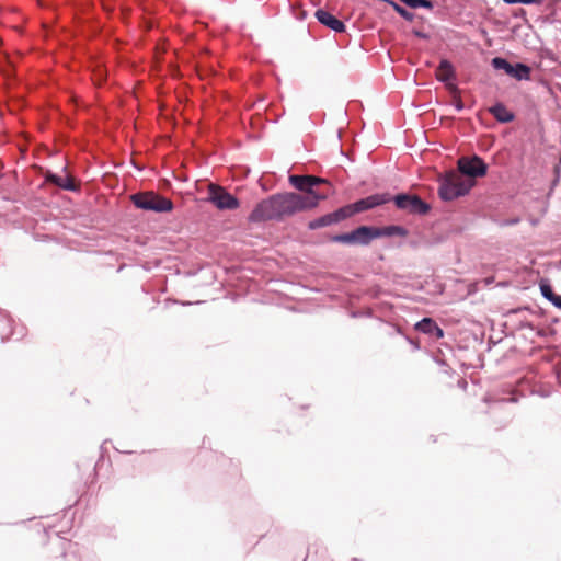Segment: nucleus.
<instances>
[{"instance_id":"nucleus-1","label":"nucleus","mask_w":561,"mask_h":561,"mask_svg":"<svg viewBox=\"0 0 561 561\" xmlns=\"http://www.w3.org/2000/svg\"><path fill=\"white\" fill-rule=\"evenodd\" d=\"M289 183L300 192L283 193L270 196L261 201L249 216L252 222H262L268 220L282 221L298 213L316 208L320 201L325 199L329 191L319 192L314 187L320 184L330 186V183L322 178L314 175H290Z\"/></svg>"},{"instance_id":"nucleus-2","label":"nucleus","mask_w":561,"mask_h":561,"mask_svg":"<svg viewBox=\"0 0 561 561\" xmlns=\"http://www.w3.org/2000/svg\"><path fill=\"white\" fill-rule=\"evenodd\" d=\"M474 185V180L465 179L456 171L446 173L443 179L438 194L444 201H453L459 196L466 195Z\"/></svg>"},{"instance_id":"nucleus-3","label":"nucleus","mask_w":561,"mask_h":561,"mask_svg":"<svg viewBox=\"0 0 561 561\" xmlns=\"http://www.w3.org/2000/svg\"><path fill=\"white\" fill-rule=\"evenodd\" d=\"M131 202L137 208L157 213L170 211L173 208L171 199L154 192H144L131 195Z\"/></svg>"},{"instance_id":"nucleus-4","label":"nucleus","mask_w":561,"mask_h":561,"mask_svg":"<svg viewBox=\"0 0 561 561\" xmlns=\"http://www.w3.org/2000/svg\"><path fill=\"white\" fill-rule=\"evenodd\" d=\"M208 201L213 203L218 209H237L239 207V201L224 187L210 183L208 185Z\"/></svg>"},{"instance_id":"nucleus-5","label":"nucleus","mask_w":561,"mask_h":561,"mask_svg":"<svg viewBox=\"0 0 561 561\" xmlns=\"http://www.w3.org/2000/svg\"><path fill=\"white\" fill-rule=\"evenodd\" d=\"M457 164L459 171L458 173L463 178L465 175L469 176V180H473L486 174L488 165L478 156H473L471 158L461 157Z\"/></svg>"},{"instance_id":"nucleus-6","label":"nucleus","mask_w":561,"mask_h":561,"mask_svg":"<svg viewBox=\"0 0 561 561\" xmlns=\"http://www.w3.org/2000/svg\"><path fill=\"white\" fill-rule=\"evenodd\" d=\"M492 66L496 70H504L508 76L517 80H528L530 78V68L525 64L517 62L512 65L504 58L495 57L492 59Z\"/></svg>"},{"instance_id":"nucleus-7","label":"nucleus","mask_w":561,"mask_h":561,"mask_svg":"<svg viewBox=\"0 0 561 561\" xmlns=\"http://www.w3.org/2000/svg\"><path fill=\"white\" fill-rule=\"evenodd\" d=\"M393 201L399 209L408 210L411 214L424 215L430 210V206L416 195L399 194Z\"/></svg>"},{"instance_id":"nucleus-8","label":"nucleus","mask_w":561,"mask_h":561,"mask_svg":"<svg viewBox=\"0 0 561 561\" xmlns=\"http://www.w3.org/2000/svg\"><path fill=\"white\" fill-rule=\"evenodd\" d=\"M391 201L389 193L374 194L354 203L356 213H363Z\"/></svg>"},{"instance_id":"nucleus-9","label":"nucleus","mask_w":561,"mask_h":561,"mask_svg":"<svg viewBox=\"0 0 561 561\" xmlns=\"http://www.w3.org/2000/svg\"><path fill=\"white\" fill-rule=\"evenodd\" d=\"M354 244H368L378 238L377 227L360 226L352 231Z\"/></svg>"},{"instance_id":"nucleus-10","label":"nucleus","mask_w":561,"mask_h":561,"mask_svg":"<svg viewBox=\"0 0 561 561\" xmlns=\"http://www.w3.org/2000/svg\"><path fill=\"white\" fill-rule=\"evenodd\" d=\"M316 18L318 19V21L328 26L329 28L335 31V32H344L345 31V25L344 23L336 19L334 15H332L331 13H329L328 11H324V10H318L316 12Z\"/></svg>"},{"instance_id":"nucleus-11","label":"nucleus","mask_w":561,"mask_h":561,"mask_svg":"<svg viewBox=\"0 0 561 561\" xmlns=\"http://www.w3.org/2000/svg\"><path fill=\"white\" fill-rule=\"evenodd\" d=\"M415 330L434 335L436 339H442L444 336L443 330L436 324V322L431 318H424L415 324Z\"/></svg>"},{"instance_id":"nucleus-12","label":"nucleus","mask_w":561,"mask_h":561,"mask_svg":"<svg viewBox=\"0 0 561 561\" xmlns=\"http://www.w3.org/2000/svg\"><path fill=\"white\" fill-rule=\"evenodd\" d=\"M436 79L442 82H448L451 79H455V70L453 65L446 60L443 59L435 72Z\"/></svg>"},{"instance_id":"nucleus-13","label":"nucleus","mask_w":561,"mask_h":561,"mask_svg":"<svg viewBox=\"0 0 561 561\" xmlns=\"http://www.w3.org/2000/svg\"><path fill=\"white\" fill-rule=\"evenodd\" d=\"M47 182H50L64 190L75 191L76 186L73 184V179L69 175L59 176L51 172H47L45 175Z\"/></svg>"},{"instance_id":"nucleus-14","label":"nucleus","mask_w":561,"mask_h":561,"mask_svg":"<svg viewBox=\"0 0 561 561\" xmlns=\"http://www.w3.org/2000/svg\"><path fill=\"white\" fill-rule=\"evenodd\" d=\"M489 111L501 123H510L514 119V114L503 103H496Z\"/></svg>"},{"instance_id":"nucleus-15","label":"nucleus","mask_w":561,"mask_h":561,"mask_svg":"<svg viewBox=\"0 0 561 561\" xmlns=\"http://www.w3.org/2000/svg\"><path fill=\"white\" fill-rule=\"evenodd\" d=\"M336 224L335 217L333 216V213L323 215L308 224L309 229L316 230L322 227H327L330 225Z\"/></svg>"},{"instance_id":"nucleus-16","label":"nucleus","mask_w":561,"mask_h":561,"mask_svg":"<svg viewBox=\"0 0 561 561\" xmlns=\"http://www.w3.org/2000/svg\"><path fill=\"white\" fill-rule=\"evenodd\" d=\"M355 214H357V213L355 210L354 203L343 206V207L339 208L337 210L333 211V216L335 217L336 222H340L346 218H350Z\"/></svg>"},{"instance_id":"nucleus-17","label":"nucleus","mask_w":561,"mask_h":561,"mask_svg":"<svg viewBox=\"0 0 561 561\" xmlns=\"http://www.w3.org/2000/svg\"><path fill=\"white\" fill-rule=\"evenodd\" d=\"M378 238L380 237H390V236H405L407 231L400 226H388L382 228H377Z\"/></svg>"},{"instance_id":"nucleus-18","label":"nucleus","mask_w":561,"mask_h":561,"mask_svg":"<svg viewBox=\"0 0 561 561\" xmlns=\"http://www.w3.org/2000/svg\"><path fill=\"white\" fill-rule=\"evenodd\" d=\"M387 3H389L396 12H398L403 19L408 21H412L414 18V14L396 3L394 1L390 0Z\"/></svg>"},{"instance_id":"nucleus-19","label":"nucleus","mask_w":561,"mask_h":561,"mask_svg":"<svg viewBox=\"0 0 561 561\" xmlns=\"http://www.w3.org/2000/svg\"><path fill=\"white\" fill-rule=\"evenodd\" d=\"M332 241L340 242V243L354 244L352 231L348 233L336 234V236L332 237Z\"/></svg>"},{"instance_id":"nucleus-20","label":"nucleus","mask_w":561,"mask_h":561,"mask_svg":"<svg viewBox=\"0 0 561 561\" xmlns=\"http://www.w3.org/2000/svg\"><path fill=\"white\" fill-rule=\"evenodd\" d=\"M540 290H541L542 296L545 298H547L548 300H550V301L556 296V294L553 293L551 286L548 285V284H540Z\"/></svg>"},{"instance_id":"nucleus-21","label":"nucleus","mask_w":561,"mask_h":561,"mask_svg":"<svg viewBox=\"0 0 561 561\" xmlns=\"http://www.w3.org/2000/svg\"><path fill=\"white\" fill-rule=\"evenodd\" d=\"M505 3L507 4H515V3H524V4H533V3H536V4H539L541 3L543 0H503Z\"/></svg>"},{"instance_id":"nucleus-22","label":"nucleus","mask_w":561,"mask_h":561,"mask_svg":"<svg viewBox=\"0 0 561 561\" xmlns=\"http://www.w3.org/2000/svg\"><path fill=\"white\" fill-rule=\"evenodd\" d=\"M551 302H552L556 307H558L559 309H561V296L556 295V296L553 297V299L551 300Z\"/></svg>"},{"instance_id":"nucleus-23","label":"nucleus","mask_w":561,"mask_h":561,"mask_svg":"<svg viewBox=\"0 0 561 561\" xmlns=\"http://www.w3.org/2000/svg\"><path fill=\"white\" fill-rule=\"evenodd\" d=\"M413 34H414L415 36H417V37H421V38H427V35H426L425 33L421 32V31H416V30H414V31H413Z\"/></svg>"},{"instance_id":"nucleus-24","label":"nucleus","mask_w":561,"mask_h":561,"mask_svg":"<svg viewBox=\"0 0 561 561\" xmlns=\"http://www.w3.org/2000/svg\"><path fill=\"white\" fill-rule=\"evenodd\" d=\"M456 107H457V110H459V111H460V110H462L463 104H462V102H461V100H460V99L457 101Z\"/></svg>"},{"instance_id":"nucleus-25","label":"nucleus","mask_w":561,"mask_h":561,"mask_svg":"<svg viewBox=\"0 0 561 561\" xmlns=\"http://www.w3.org/2000/svg\"><path fill=\"white\" fill-rule=\"evenodd\" d=\"M448 88H449L451 91L457 92V88H456V85H454V84H448Z\"/></svg>"}]
</instances>
